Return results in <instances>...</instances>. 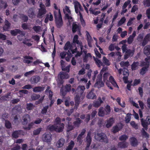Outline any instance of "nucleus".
<instances>
[{"label":"nucleus","instance_id":"nucleus-1","mask_svg":"<svg viewBox=\"0 0 150 150\" xmlns=\"http://www.w3.org/2000/svg\"><path fill=\"white\" fill-rule=\"evenodd\" d=\"M85 88L84 86H79L76 89V96L74 98L75 104L74 108L76 110L81 100L84 98L85 94L84 91Z\"/></svg>","mask_w":150,"mask_h":150},{"label":"nucleus","instance_id":"nucleus-2","mask_svg":"<svg viewBox=\"0 0 150 150\" xmlns=\"http://www.w3.org/2000/svg\"><path fill=\"white\" fill-rule=\"evenodd\" d=\"M54 13L56 26L57 28H60L63 25V22L60 9H59L58 13V11H55Z\"/></svg>","mask_w":150,"mask_h":150},{"label":"nucleus","instance_id":"nucleus-3","mask_svg":"<svg viewBox=\"0 0 150 150\" xmlns=\"http://www.w3.org/2000/svg\"><path fill=\"white\" fill-rule=\"evenodd\" d=\"M95 139L100 142L107 143L108 142V139L105 134L101 132L98 133L95 136Z\"/></svg>","mask_w":150,"mask_h":150},{"label":"nucleus","instance_id":"nucleus-4","mask_svg":"<svg viewBox=\"0 0 150 150\" xmlns=\"http://www.w3.org/2000/svg\"><path fill=\"white\" fill-rule=\"evenodd\" d=\"M40 8L38 9V13L37 16V17L39 18H42L47 12L44 5L43 6L40 5Z\"/></svg>","mask_w":150,"mask_h":150},{"label":"nucleus","instance_id":"nucleus-5","mask_svg":"<svg viewBox=\"0 0 150 150\" xmlns=\"http://www.w3.org/2000/svg\"><path fill=\"white\" fill-rule=\"evenodd\" d=\"M71 86L70 84H66L65 86L61 88L60 92L63 96H65L68 92H69L71 90Z\"/></svg>","mask_w":150,"mask_h":150},{"label":"nucleus","instance_id":"nucleus-6","mask_svg":"<svg viewBox=\"0 0 150 150\" xmlns=\"http://www.w3.org/2000/svg\"><path fill=\"white\" fill-rule=\"evenodd\" d=\"M102 75L99 74L97 77L96 82L95 84V86L98 88L103 87L104 85V83L102 81Z\"/></svg>","mask_w":150,"mask_h":150},{"label":"nucleus","instance_id":"nucleus-7","mask_svg":"<svg viewBox=\"0 0 150 150\" xmlns=\"http://www.w3.org/2000/svg\"><path fill=\"white\" fill-rule=\"evenodd\" d=\"M141 120L142 127L146 130H147L148 125L150 124V116L147 117L145 120H144L143 118Z\"/></svg>","mask_w":150,"mask_h":150},{"label":"nucleus","instance_id":"nucleus-8","mask_svg":"<svg viewBox=\"0 0 150 150\" xmlns=\"http://www.w3.org/2000/svg\"><path fill=\"white\" fill-rule=\"evenodd\" d=\"M47 128L50 131H54L58 133L62 132V127H59V128L55 125H53L51 126H47Z\"/></svg>","mask_w":150,"mask_h":150},{"label":"nucleus","instance_id":"nucleus-9","mask_svg":"<svg viewBox=\"0 0 150 150\" xmlns=\"http://www.w3.org/2000/svg\"><path fill=\"white\" fill-rule=\"evenodd\" d=\"M61 120L59 117H57L54 120V124L55 125L59 128V127H62V131H63L64 128V124L63 123H61Z\"/></svg>","mask_w":150,"mask_h":150},{"label":"nucleus","instance_id":"nucleus-10","mask_svg":"<svg viewBox=\"0 0 150 150\" xmlns=\"http://www.w3.org/2000/svg\"><path fill=\"white\" fill-rule=\"evenodd\" d=\"M81 30V26L79 23L76 22L73 23L72 25V31L73 33H75L76 31Z\"/></svg>","mask_w":150,"mask_h":150},{"label":"nucleus","instance_id":"nucleus-11","mask_svg":"<svg viewBox=\"0 0 150 150\" xmlns=\"http://www.w3.org/2000/svg\"><path fill=\"white\" fill-rule=\"evenodd\" d=\"M42 138L43 141L48 143L52 139L51 134L50 133H45L42 135Z\"/></svg>","mask_w":150,"mask_h":150},{"label":"nucleus","instance_id":"nucleus-12","mask_svg":"<svg viewBox=\"0 0 150 150\" xmlns=\"http://www.w3.org/2000/svg\"><path fill=\"white\" fill-rule=\"evenodd\" d=\"M91 133L88 132L87 136L86 137V150H88L90 146L91 142Z\"/></svg>","mask_w":150,"mask_h":150},{"label":"nucleus","instance_id":"nucleus-13","mask_svg":"<svg viewBox=\"0 0 150 150\" xmlns=\"http://www.w3.org/2000/svg\"><path fill=\"white\" fill-rule=\"evenodd\" d=\"M86 33L88 45L89 47H92V43L93 41V40L92 37L90 35L88 31H86Z\"/></svg>","mask_w":150,"mask_h":150},{"label":"nucleus","instance_id":"nucleus-14","mask_svg":"<svg viewBox=\"0 0 150 150\" xmlns=\"http://www.w3.org/2000/svg\"><path fill=\"white\" fill-rule=\"evenodd\" d=\"M10 33L11 35L13 36H15L18 34L21 35H24V33L23 31H21L19 29H15L14 30H11Z\"/></svg>","mask_w":150,"mask_h":150},{"label":"nucleus","instance_id":"nucleus-15","mask_svg":"<svg viewBox=\"0 0 150 150\" xmlns=\"http://www.w3.org/2000/svg\"><path fill=\"white\" fill-rule=\"evenodd\" d=\"M23 121L22 123L23 125H26L28 124L29 120H30V116L28 114L24 115L22 117Z\"/></svg>","mask_w":150,"mask_h":150},{"label":"nucleus","instance_id":"nucleus-16","mask_svg":"<svg viewBox=\"0 0 150 150\" xmlns=\"http://www.w3.org/2000/svg\"><path fill=\"white\" fill-rule=\"evenodd\" d=\"M125 52L124 59H127L129 57L133 56L134 52V50H131L130 49H128Z\"/></svg>","mask_w":150,"mask_h":150},{"label":"nucleus","instance_id":"nucleus-17","mask_svg":"<svg viewBox=\"0 0 150 150\" xmlns=\"http://www.w3.org/2000/svg\"><path fill=\"white\" fill-rule=\"evenodd\" d=\"M21 135H23V130H16L13 132L12 136L13 138L17 139Z\"/></svg>","mask_w":150,"mask_h":150},{"label":"nucleus","instance_id":"nucleus-18","mask_svg":"<svg viewBox=\"0 0 150 150\" xmlns=\"http://www.w3.org/2000/svg\"><path fill=\"white\" fill-rule=\"evenodd\" d=\"M58 77L60 79H67L69 78V75L67 73L61 71L58 74Z\"/></svg>","mask_w":150,"mask_h":150},{"label":"nucleus","instance_id":"nucleus-19","mask_svg":"<svg viewBox=\"0 0 150 150\" xmlns=\"http://www.w3.org/2000/svg\"><path fill=\"white\" fill-rule=\"evenodd\" d=\"M94 90V89L93 88L91 89V91L88 93L86 96V97L87 98L92 99L96 98V95L93 92Z\"/></svg>","mask_w":150,"mask_h":150},{"label":"nucleus","instance_id":"nucleus-20","mask_svg":"<svg viewBox=\"0 0 150 150\" xmlns=\"http://www.w3.org/2000/svg\"><path fill=\"white\" fill-rule=\"evenodd\" d=\"M40 78L38 76H33L30 79V82L32 84H35L40 81Z\"/></svg>","mask_w":150,"mask_h":150},{"label":"nucleus","instance_id":"nucleus-21","mask_svg":"<svg viewBox=\"0 0 150 150\" xmlns=\"http://www.w3.org/2000/svg\"><path fill=\"white\" fill-rule=\"evenodd\" d=\"M115 120L113 117H110L109 119L107 120V124L105 126L107 128H109L111 127L114 122Z\"/></svg>","mask_w":150,"mask_h":150},{"label":"nucleus","instance_id":"nucleus-22","mask_svg":"<svg viewBox=\"0 0 150 150\" xmlns=\"http://www.w3.org/2000/svg\"><path fill=\"white\" fill-rule=\"evenodd\" d=\"M74 8L76 13H78L79 12V8L81 10L83 9V8L79 3L77 1L74 2Z\"/></svg>","mask_w":150,"mask_h":150},{"label":"nucleus","instance_id":"nucleus-23","mask_svg":"<svg viewBox=\"0 0 150 150\" xmlns=\"http://www.w3.org/2000/svg\"><path fill=\"white\" fill-rule=\"evenodd\" d=\"M130 142L131 146L133 147L137 146L138 144V142L137 139L134 137H131Z\"/></svg>","mask_w":150,"mask_h":150},{"label":"nucleus","instance_id":"nucleus-24","mask_svg":"<svg viewBox=\"0 0 150 150\" xmlns=\"http://www.w3.org/2000/svg\"><path fill=\"white\" fill-rule=\"evenodd\" d=\"M103 103V101L100 97H99L97 100L93 102V106L95 108H98L100 106L101 104Z\"/></svg>","mask_w":150,"mask_h":150},{"label":"nucleus","instance_id":"nucleus-25","mask_svg":"<svg viewBox=\"0 0 150 150\" xmlns=\"http://www.w3.org/2000/svg\"><path fill=\"white\" fill-rule=\"evenodd\" d=\"M65 143V140L63 138L60 139L56 143V146L58 148L62 147Z\"/></svg>","mask_w":150,"mask_h":150},{"label":"nucleus","instance_id":"nucleus-26","mask_svg":"<svg viewBox=\"0 0 150 150\" xmlns=\"http://www.w3.org/2000/svg\"><path fill=\"white\" fill-rule=\"evenodd\" d=\"M5 24L3 27V29L5 31H8L11 27V24L7 20L5 21Z\"/></svg>","mask_w":150,"mask_h":150},{"label":"nucleus","instance_id":"nucleus-27","mask_svg":"<svg viewBox=\"0 0 150 150\" xmlns=\"http://www.w3.org/2000/svg\"><path fill=\"white\" fill-rule=\"evenodd\" d=\"M64 48V50L66 51L68 50L69 49V50H71L73 48L72 45L70 43L69 41H68L65 44Z\"/></svg>","mask_w":150,"mask_h":150},{"label":"nucleus","instance_id":"nucleus-28","mask_svg":"<svg viewBox=\"0 0 150 150\" xmlns=\"http://www.w3.org/2000/svg\"><path fill=\"white\" fill-rule=\"evenodd\" d=\"M98 115L100 117H103L105 115V113L104 109L103 107H100L99 110L98 112Z\"/></svg>","mask_w":150,"mask_h":150},{"label":"nucleus","instance_id":"nucleus-29","mask_svg":"<svg viewBox=\"0 0 150 150\" xmlns=\"http://www.w3.org/2000/svg\"><path fill=\"white\" fill-rule=\"evenodd\" d=\"M144 53L147 56L150 54V45H147L144 47Z\"/></svg>","mask_w":150,"mask_h":150},{"label":"nucleus","instance_id":"nucleus-30","mask_svg":"<svg viewBox=\"0 0 150 150\" xmlns=\"http://www.w3.org/2000/svg\"><path fill=\"white\" fill-rule=\"evenodd\" d=\"M67 126V131L68 132H69L74 129L75 128L74 125H72L71 123L70 122H68Z\"/></svg>","mask_w":150,"mask_h":150},{"label":"nucleus","instance_id":"nucleus-31","mask_svg":"<svg viewBox=\"0 0 150 150\" xmlns=\"http://www.w3.org/2000/svg\"><path fill=\"white\" fill-rule=\"evenodd\" d=\"M45 87L41 86L35 87L33 88V91L35 92H41L44 90Z\"/></svg>","mask_w":150,"mask_h":150},{"label":"nucleus","instance_id":"nucleus-32","mask_svg":"<svg viewBox=\"0 0 150 150\" xmlns=\"http://www.w3.org/2000/svg\"><path fill=\"white\" fill-rule=\"evenodd\" d=\"M118 146L121 148H125L127 146V143L125 141L120 142L118 143Z\"/></svg>","mask_w":150,"mask_h":150},{"label":"nucleus","instance_id":"nucleus-33","mask_svg":"<svg viewBox=\"0 0 150 150\" xmlns=\"http://www.w3.org/2000/svg\"><path fill=\"white\" fill-rule=\"evenodd\" d=\"M122 128V127L121 128L119 127L117 125H116L113 127L112 129V131L113 134H115L118 132Z\"/></svg>","mask_w":150,"mask_h":150},{"label":"nucleus","instance_id":"nucleus-34","mask_svg":"<svg viewBox=\"0 0 150 150\" xmlns=\"http://www.w3.org/2000/svg\"><path fill=\"white\" fill-rule=\"evenodd\" d=\"M50 87L48 86L45 90V92L46 93H49V98L50 100H52V97L53 95V93L50 90H49Z\"/></svg>","mask_w":150,"mask_h":150},{"label":"nucleus","instance_id":"nucleus-35","mask_svg":"<svg viewBox=\"0 0 150 150\" xmlns=\"http://www.w3.org/2000/svg\"><path fill=\"white\" fill-rule=\"evenodd\" d=\"M74 144V142L72 140H71L70 143H69L68 146L67 147L66 150H72Z\"/></svg>","mask_w":150,"mask_h":150},{"label":"nucleus","instance_id":"nucleus-36","mask_svg":"<svg viewBox=\"0 0 150 150\" xmlns=\"http://www.w3.org/2000/svg\"><path fill=\"white\" fill-rule=\"evenodd\" d=\"M81 120L80 118H76L75 121L73 122V124L75 127H79L81 123Z\"/></svg>","mask_w":150,"mask_h":150},{"label":"nucleus","instance_id":"nucleus-37","mask_svg":"<svg viewBox=\"0 0 150 150\" xmlns=\"http://www.w3.org/2000/svg\"><path fill=\"white\" fill-rule=\"evenodd\" d=\"M28 16L30 17L33 18L35 15L34 11L33 8H30L28 11Z\"/></svg>","mask_w":150,"mask_h":150},{"label":"nucleus","instance_id":"nucleus-38","mask_svg":"<svg viewBox=\"0 0 150 150\" xmlns=\"http://www.w3.org/2000/svg\"><path fill=\"white\" fill-rule=\"evenodd\" d=\"M104 110L105 113V115H108L110 114L111 112L110 106L108 104L106 105L104 108Z\"/></svg>","mask_w":150,"mask_h":150},{"label":"nucleus","instance_id":"nucleus-39","mask_svg":"<svg viewBox=\"0 0 150 150\" xmlns=\"http://www.w3.org/2000/svg\"><path fill=\"white\" fill-rule=\"evenodd\" d=\"M139 65V63L138 62H134L131 65V69L132 70H135L137 69Z\"/></svg>","mask_w":150,"mask_h":150},{"label":"nucleus","instance_id":"nucleus-40","mask_svg":"<svg viewBox=\"0 0 150 150\" xmlns=\"http://www.w3.org/2000/svg\"><path fill=\"white\" fill-rule=\"evenodd\" d=\"M78 36L77 35H74V38L73 40V43L74 44H79L80 43V42L79 40H78Z\"/></svg>","mask_w":150,"mask_h":150},{"label":"nucleus","instance_id":"nucleus-41","mask_svg":"<svg viewBox=\"0 0 150 150\" xmlns=\"http://www.w3.org/2000/svg\"><path fill=\"white\" fill-rule=\"evenodd\" d=\"M89 57H91V55L90 53H88L85 54L84 57L83 58V62H87L88 60V58Z\"/></svg>","mask_w":150,"mask_h":150},{"label":"nucleus","instance_id":"nucleus-42","mask_svg":"<svg viewBox=\"0 0 150 150\" xmlns=\"http://www.w3.org/2000/svg\"><path fill=\"white\" fill-rule=\"evenodd\" d=\"M5 126L8 129L12 128V125L11 122L8 120H5Z\"/></svg>","mask_w":150,"mask_h":150},{"label":"nucleus","instance_id":"nucleus-43","mask_svg":"<svg viewBox=\"0 0 150 150\" xmlns=\"http://www.w3.org/2000/svg\"><path fill=\"white\" fill-rule=\"evenodd\" d=\"M34 107L33 104L31 103L26 104V109L28 110H32Z\"/></svg>","mask_w":150,"mask_h":150},{"label":"nucleus","instance_id":"nucleus-44","mask_svg":"<svg viewBox=\"0 0 150 150\" xmlns=\"http://www.w3.org/2000/svg\"><path fill=\"white\" fill-rule=\"evenodd\" d=\"M6 2L2 0L0 1V8H5L7 6Z\"/></svg>","mask_w":150,"mask_h":150},{"label":"nucleus","instance_id":"nucleus-45","mask_svg":"<svg viewBox=\"0 0 150 150\" xmlns=\"http://www.w3.org/2000/svg\"><path fill=\"white\" fill-rule=\"evenodd\" d=\"M132 114L130 113H128L125 117V121L126 123H128L130 121Z\"/></svg>","mask_w":150,"mask_h":150},{"label":"nucleus","instance_id":"nucleus-46","mask_svg":"<svg viewBox=\"0 0 150 150\" xmlns=\"http://www.w3.org/2000/svg\"><path fill=\"white\" fill-rule=\"evenodd\" d=\"M70 65H69L67 67L64 66V67L61 68L63 71H65V73H68L70 71Z\"/></svg>","mask_w":150,"mask_h":150},{"label":"nucleus","instance_id":"nucleus-47","mask_svg":"<svg viewBox=\"0 0 150 150\" xmlns=\"http://www.w3.org/2000/svg\"><path fill=\"white\" fill-rule=\"evenodd\" d=\"M126 20V19L125 17H123L121 18L118 22V26H120L124 23L125 22Z\"/></svg>","mask_w":150,"mask_h":150},{"label":"nucleus","instance_id":"nucleus-48","mask_svg":"<svg viewBox=\"0 0 150 150\" xmlns=\"http://www.w3.org/2000/svg\"><path fill=\"white\" fill-rule=\"evenodd\" d=\"M103 63L107 66H109L110 64L109 60L105 56L103 57Z\"/></svg>","mask_w":150,"mask_h":150},{"label":"nucleus","instance_id":"nucleus-49","mask_svg":"<svg viewBox=\"0 0 150 150\" xmlns=\"http://www.w3.org/2000/svg\"><path fill=\"white\" fill-rule=\"evenodd\" d=\"M21 18L24 22H26L28 20V17L25 15L22 14L21 15Z\"/></svg>","mask_w":150,"mask_h":150},{"label":"nucleus","instance_id":"nucleus-50","mask_svg":"<svg viewBox=\"0 0 150 150\" xmlns=\"http://www.w3.org/2000/svg\"><path fill=\"white\" fill-rule=\"evenodd\" d=\"M120 64L122 67H127L129 65V62L128 61L125 62L122 61L120 62Z\"/></svg>","mask_w":150,"mask_h":150},{"label":"nucleus","instance_id":"nucleus-51","mask_svg":"<svg viewBox=\"0 0 150 150\" xmlns=\"http://www.w3.org/2000/svg\"><path fill=\"white\" fill-rule=\"evenodd\" d=\"M42 128L40 127L38 128L36 130H34L33 132V134L35 135H38L40 133L42 130Z\"/></svg>","mask_w":150,"mask_h":150},{"label":"nucleus","instance_id":"nucleus-52","mask_svg":"<svg viewBox=\"0 0 150 150\" xmlns=\"http://www.w3.org/2000/svg\"><path fill=\"white\" fill-rule=\"evenodd\" d=\"M33 125V122H31L28 125V127H23V128L25 130H30Z\"/></svg>","mask_w":150,"mask_h":150},{"label":"nucleus","instance_id":"nucleus-53","mask_svg":"<svg viewBox=\"0 0 150 150\" xmlns=\"http://www.w3.org/2000/svg\"><path fill=\"white\" fill-rule=\"evenodd\" d=\"M128 138V137L125 134H123L122 135L119 137V139L120 141H124L126 140Z\"/></svg>","mask_w":150,"mask_h":150},{"label":"nucleus","instance_id":"nucleus-54","mask_svg":"<svg viewBox=\"0 0 150 150\" xmlns=\"http://www.w3.org/2000/svg\"><path fill=\"white\" fill-rule=\"evenodd\" d=\"M40 97V96L39 94H33L31 96V98L33 100H37Z\"/></svg>","mask_w":150,"mask_h":150},{"label":"nucleus","instance_id":"nucleus-55","mask_svg":"<svg viewBox=\"0 0 150 150\" xmlns=\"http://www.w3.org/2000/svg\"><path fill=\"white\" fill-rule=\"evenodd\" d=\"M148 68L146 67H142L140 70V74L142 75H144L146 72V71L147 70V69Z\"/></svg>","mask_w":150,"mask_h":150},{"label":"nucleus","instance_id":"nucleus-56","mask_svg":"<svg viewBox=\"0 0 150 150\" xmlns=\"http://www.w3.org/2000/svg\"><path fill=\"white\" fill-rule=\"evenodd\" d=\"M131 126L136 129H138V126L137 124L134 121H131L130 123Z\"/></svg>","mask_w":150,"mask_h":150},{"label":"nucleus","instance_id":"nucleus-57","mask_svg":"<svg viewBox=\"0 0 150 150\" xmlns=\"http://www.w3.org/2000/svg\"><path fill=\"white\" fill-rule=\"evenodd\" d=\"M144 5L145 7L150 6V0H145L143 2Z\"/></svg>","mask_w":150,"mask_h":150},{"label":"nucleus","instance_id":"nucleus-58","mask_svg":"<svg viewBox=\"0 0 150 150\" xmlns=\"http://www.w3.org/2000/svg\"><path fill=\"white\" fill-rule=\"evenodd\" d=\"M49 107L48 105H47L43 107L42 109L41 112L42 114H46L47 111V110Z\"/></svg>","mask_w":150,"mask_h":150},{"label":"nucleus","instance_id":"nucleus-59","mask_svg":"<svg viewBox=\"0 0 150 150\" xmlns=\"http://www.w3.org/2000/svg\"><path fill=\"white\" fill-rule=\"evenodd\" d=\"M96 64L99 67H100L102 65L103 63L101 61L97 58L95 59Z\"/></svg>","mask_w":150,"mask_h":150},{"label":"nucleus","instance_id":"nucleus-60","mask_svg":"<svg viewBox=\"0 0 150 150\" xmlns=\"http://www.w3.org/2000/svg\"><path fill=\"white\" fill-rule=\"evenodd\" d=\"M30 41V39H27L26 40H24L23 41V43L28 47H30L32 45V44L31 43L28 42Z\"/></svg>","mask_w":150,"mask_h":150},{"label":"nucleus","instance_id":"nucleus-61","mask_svg":"<svg viewBox=\"0 0 150 150\" xmlns=\"http://www.w3.org/2000/svg\"><path fill=\"white\" fill-rule=\"evenodd\" d=\"M142 135L146 138H148L149 137V135L145 131L144 129L142 128Z\"/></svg>","mask_w":150,"mask_h":150},{"label":"nucleus","instance_id":"nucleus-62","mask_svg":"<svg viewBox=\"0 0 150 150\" xmlns=\"http://www.w3.org/2000/svg\"><path fill=\"white\" fill-rule=\"evenodd\" d=\"M135 19V18H130L127 23V26H128L131 25L133 23V21Z\"/></svg>","mask_w":150,"mask_h":150},{"label":"nucleus","instance_id":"nucleus-63","mask_svg":"<svg viewBox=\"0 0 150 150\" xmlns=\"http://www.w3.org/2000/svg\"><path fill=\"white\" fill-rule=\"evenodd\" d=\"M131 2V1L130 0H127L125 1L122 7V8L123 9L126 8L127 6L130 4Z\"/></svg>","mask_w":150,"mask_h":150},{"label":"nucleus","instance_id":"nucleus-64","mask_svg":"<svg viewBox=\"0 0 150 150\" xmlns=\"http://www.w3.org/2000/svg\"><path fill=\"white\" fill-rule=\"evenodd\" d=\"M33 29L36 32H39L41 29V27L39 26L35 25L33 27Z\"/></svg>","mask_w":150,"mask_h":150}]
</instances>
